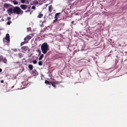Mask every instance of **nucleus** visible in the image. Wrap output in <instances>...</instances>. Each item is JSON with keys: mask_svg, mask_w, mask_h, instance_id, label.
I'll use <instances>...</instances> for the list:
<instances>
[{"mask_svg": "<svg viewBox=\"0 0 127 127\" xmlns=\"http://www.w3.org/2000/svg\"><path fill=\"white\" fill-rule=\"evenodd\" d=\"M33 3H34L35 4H38V1H33Z\"/></svg>", "mask_w": 127, "mask_h": 127, "instance_id": "obj_25", "label": "nucleus"}, {"mask_svg": "<svg viewBox=\"0 0 127 127\" xmlns=\"http://www.w3.org/2000/svg\"><path fill=\"white\" fill-rule=\"evenodd\" d=\"M26 43H25L24 42H22L21 43V46H22V45L23 44H25Z\"/></svg>", "mask_w": 127, "mask_h": 127, "instance_id": "obj_31", "label": "nucleus"}, {"mask_svg": "<svg viewBox=\"0 0 127 127\" xmlns=\"http://www.w3.org/2000/svg\"><path fill=\"white\" fill-rule=\"evenodd\" d=\"M35 6H32V9H35Z\"/></svg>", "mask_w": 127, "mask_h": 127, "instance_id": "obj_34", "label": "nucleus"}, {"mask_svg": "<svg viewBox=\"0 0 127 127\" xmlns=\"http://www.w3.org/2000/svg\"><path fill=\"white\" fill-rule=\"evenodd\" d=\"M2 71V69L0 68V72H1Z\"/></svg>", "mask_w": 127, "mask_h": 127, "instance_id": "obj_39", "label": "nucleus"}, {"mask_svg": "<svg viewBox=\"0 0 127 127\" xmlns=\"http://www.w3.org/2000/svg\"><path fill=\"white\" fill-rule=\"evenodd\" d=\"M51 83L49 81L47 80H45V83L48 85H51Z\"/></svg>", "mask_w": 127, "mask_h": 127, "instance_id": "obj_14", "label": "nucleus"}, {"mask_svg": "<svg viewBox=\"0 0 127 127\" xmlns=\"http://www.w3.org/2000/svg\"><path fill=\"white\" fill-rule=\"evenodd\" d=\"M59 21V20H57L55 19L53 21V23H56L57 22V21H58V22Z\"/></svg>", "mask_w": 127, "mask_h": 127, "instance_id": "obj_24", "label": "nucleus"}, {"mask_svg": "<svg viewBox=\"0 0 127 127\" xmlns=\"http://www.w3.org/2000/svg\"><path fill=\"white\" fill-rule=\"evenodd\" d=\"M43 14L41 13V12L39 13V14L37 16V17L38 18H41L43 16Z\"/></svg>", "mask_w": 127, "mask_h": 127, "instance_id": "obj_15", "label": "nucleus"}, {"mask_svg": "<svg viewBox=\"0 0 127 127\" xmlns=\"http://www.w3.org/2000/svg\"><path fill=\"white\" fill-rule=\"evenodd\" d=\"M12 23L11 21H9L7 23V24L8 25H9Z\"/></svg>", "mask_w": 127, "mask_h": 127, "instance_id": "obj_23", "label": "nucleus"}, {"mask_svg": "<svg viewBox=\"0 0 127 127\" xmlns=\"http://www.w3.org/2000/svg\"><path fill=\"white\" fill-rule=\"evenodd\" d=\"M33 63L34 64H35L37 63V61L36 60H34L33 61Z\"/></svg>", "mask_w": 127, "mask_h": 127, "instance_id": "obj_26", "label": "nucleus"}, {"mask_svg": "<svg viewBox=\"0 0 127 127\" xmlns=\"http://www.w3.org/2000/svg\"><path fill=\"white\" fill-rule=\"evenodd\" d=\"M3 80H2L1 81V83H3Z\"/></svg>", "mask_w": 127, "mask_h": 127, "instance_id": "obj_38", "label": "nucleus"}, {"mask_svg": "<svg viewBox=\"0 0 127 127\" xmlns=\"http://www.w3.org/2000/svg\"><path fill=\"white\" fill-rule=\"evenodd\" d=\"M73 0H68V3H70L72 2Z\"/></svg>", "mask_w": 127, "mask_h": 127, "instance_id": "obj_29", "label": "nucleus"}, {"mask_svg": "<svg viewBox=\"0 0 127 127\" xmlns=\"http://www.w3.org/2000/svg\"><path fill=\"white\" fill-rule=\"evenodd\" d=\"M33 36L34 35L33 34H31L27 35L26 37L29 40L33 37Z\"/></svg>", "mask_w": 127, "mask_h": 127, "instance_id": "obj_8", "label": "nucleus"}, {"mask_svg": "<svg viewBox=\"0 0 127 127\" xmlns=\"http://www.w3.org/2000/svg\"><path fill=\"white\" fill-rule=\"evenodd\" d=\"M10 36L9 34L7 33L6 34V37L4 39L3 38V41L4 42L5 41V40H6L8 41V43H9L10 41Z\"/></svg>", "mask_w": 127, "mask_h": 127, "instance_id": "obj_5", "label": "nucleus"}, {"mask_svg": "<svg viewBox=\"0 0 127 127\" xmlns=\"http://www.w3.org/2000/svg\"><path fill=\"white\" fill-rule=\"evenodd\" d=\"M18 56L19 58H21L23 57L22 54L21 53H19L18 54Z\"/></svg>", "mask_w": 127, "mask_h": 127, "instance_id": "obj_18", "label": "nucleus"}, {"mask_svg": "<svg viewBox=\"0 0 127 127\" xmlns=\"http://www.w3.org/2000/svg\"><path fill=\"white\" fill-rule=\"evenodd\" d=\"M7 11L8 14L14 13L19 14H22L23 13V11L19 6H17L14 7L13 9L12 8H10L7 10Z\"/></svg>", "mask_w": 127, "mask_h": 127, "instance_id": "obj_1", "label": "nucleus"}, {"mask_svg": "<svg viewBox=\"0 0 127 127\" xmlns=\"http://www.w3.org/2000/svg\"><path fill=\"white\" fill-rule=\"evenodd\" d=\"M21 2L22 3H24L25 2V0H21Z\"/></svg>", "mask_w": 127, "mask_h": 127, "instance_id": "obj_28", "label": "nucleus"}, {"mask_svg": "<svg viewBox=\"0 0 127 127\" xmlns=\"http://www.w3.org/2000/svg\"><path fill=\"white\" fill-rule=\"evenodd\" d=\"M28 67L29 68V70H32L33 68V65L31 64H29Z\"/></svg>", "mask_w": 127, "mask_h": 127, "instance_id": "obj_10", "label": "nucleus"}, {"mask_svg": "<svg viewBox=\"0 0 127 127\" xmlns=\"http://www.w3.org/2000/svg\"><path fill=\"white\" fill-rule=\"evenodd\" d=\"M38 64L40 66H41L42 64V62L40 60L38 62Z\"/></svg>", "mask_w": 127, "mask_h": 127, "instance_id": "obj_21", "label": "nucleus"}, {"mask_svg": "<svg viewBox=\"0 0 127 127\" xmlns=\"http://www.w3.org/2000/svg\"><path fill=\"white\" fill-rule=\"evenodd\" d=\"M30 10L29 9V10H27V11H25V12H30Z\"/></svg>", "mask_w": 127, "mask_h": 127, "instance_id": "obj_36", "label": "nucleus"}, {"mask_svg": "<svg viewBox=\"0 0 127 127\" xmlns=\"http://www.w3.org/2000/svg\"><path fill=\"white\" fill-rule=\"evenodd\" d=\"M9 4L7 3H5L3 5V7L4 8H7L9 7Z\"/></svg>", "mask_w": 127, "mask_h": 127, "instance_id": "obj_11", "label": "nucleus"}, {"mask_svg": "<svg viewBox=\"0 0 127 127\" xmlns=\"http://www.w3.org/2000/svg\"><path fill=\"white\" fill-rule=\"evenodd\" d=\"M13 3L15 5L17 4L18 3V2H17L15 0L13 1Z\"/></svg>", "mask_w": 127, "mask_h": 127, "instance_id": "obj_20", "label": "nucleus"}, {"mask_svg": "<svg viewBox=\"0 0 127 127\" xmlns=\"http://www.w3.org/2000/svg\"><path fill=\"white\" fill-rule=\"evenodd\" d=\"M21 49L24 52L28 53L29 51V49L28 47L27 46L22 47H21Z\"/></svg>", "mask_w": 127, "mask_h": 127, "instance_id": "obj_6", "label": "nucleus"}, {"mask_svg": "<svg viewBox=\"0 0 127 127\" xmlns=\"http://www.w3.org/2000/svg\"><path fill=\"white\" fill-rule=\"evenodd\" d=\"M22 83L24 85L26 86L28 84V81H23Z\"/></svg>", "mask_w": 127, "mask_h": 127, "instance_id": "obj_13", "label": "nucleus"}, {"mask_svg": "<svg viewBox=\"0 0 127 127\" xmlns=\"http://www.w3.org/2000/svg\"><path fill=\"white\" fill-rule=\"evenodd\" d=\"M46 22V21L45 20L44 21H43L42 22V25H43V23H45Z\"/></svg>", "mask_w": 127, "mask_h": 127, "instance_id": "obj_37", "label": "nucleus"}, {"mask_svg": "<svg viewBox=\"0 0 127 127\" xmlns=\"http://www.w3.org/2000/svg\"><path fill=\"white\" fill-rule=\"evenodd\" d=\"M60 14V13H57L55 15L56 16H58Z\"/></svg>", "mask_w": 127, "mask_h": 127, "instance_id": "obj_27", "label": "nucleus"}, {"mask_svg": "<svg viewBox=\"0 0 127 127\" xmlns=\"http://www.w3.org/2000/svg\"><path fill=\"white\" fill-rule=\"evenodd\" d=\"M11 18L10 17H8L7 19V20L8 21H10V20L11 19Z\"/></svg>", "mask_w": 127, "mask_h": 127, "instance_id": "obj_33", "label": "nucleus"}, {"mask_svg": "<svg viewBox=\"0 0 127 127\" xmlns=\"http://www.w3.org/2000/svg\"><path fill=\"white\" fill-rule=\"evenodd\" d=\"M54 18H55V19H56V20H59L58 19V17H57V16H56L55 15V17H54Z\"/></svg>", "mask_w": 127, "mask_h": 127, "instance_id": "obj_30", "label": "nucleus"}, {"mask_svg": "<svg viewBox=\"0 0 127 127\" xmlns=\"http://www.w3.org/2000/svg\"><path fill=\"white\" fill-rule=\"evenodd\" d=\"M51 84L55 88H56V86L55 85V84L54 83L52 82L51 83Z\"/></svg>", "mask_w": 127, "mask_h": 127, "instance_id": "obj_19", "label": "nucleus"}, {"mask_svg": "<svg viewBox=\"0 0 127 127\" xmlns=\"http://www.w3.org/2000/svg\"><path fill=\"white\" fill-rule=\"evenodd\" d=\"M55 84H59V82L58 81H53V82Z\"/></svg>", "mask_w": 127, "mask_h": 127, "instance_id": "obj_22", "label": "nucleus"}, {"mask_svg": "<svg viewBox=\"0 0 127 127\" xmlns=\"http://www.w3.org/2000/svg\"><path fill=\"white\" fill-rule=\"evenodd\" d=\"M44 57V55L42 54L40 56V57L39 58L38 60H41Z\"/></svg>", "mask_w": 127, "mask_h": 127, "instance_id": "obj_17", "label": "nucleus"}, {"mask_svg": "<svg viewBox=\"0 0 127 127\" xmlns=\"http://www.w3.org/2000/svg\"><path fill=\"white\" fill-rule=\"evenodd\" d=\"M2 62L3 63L7 64V60L5 57L2 56H0V62Z\"/></svg>", "mask_w": 127, "mask_h": 127, "instance_id": "obj_3", "label": "nucleus"}, {"mask_svg": "<svg viewBox=\"0 0 127 127\" xmlns=\"http://www.w3.org/2000/svg\"><path fill=\"white\" fill-rule=\"evenodd\" d=\"M14 63L15 64H19L20 63L19 62H14Z\"/></svg>", "mask_w": 127, "mask_h": 127, "instance_id": "obj_35", "label": "nucleus"}, {"mask_svg": "<svg viewBox=\"0 0 127 127\" xmlns=\"http://www.w3.org/2000/svg\"><path fill=\"white\" fill-rule=\"evenodd\" d=\"M32 74L34 76L37 75L38 74L37 72L35 70L32 71Z\"/></svg>", "mask_w": 127, "mask_h": 127, "instance_id": "obj_9", "label": "nucleus"}, {"mask_svg": "<svg viewBox=\"0 0 127 127\" xmlns=\"http://www.w3.org/2000/svg\"><path fill=\"white\" fill-rule=\"evenodd\" d=\"M41 49L43 53L45 54L47 51L49 50V46L46 43H44L42 44L41 46Z\"/></svg>", "mask_w": 127, "mask_h": 127, "instance_id": "obj_2", "label": "nucleus"}, {"mask_svg": "<svg viewBox=\"0 0 127 127\" xmlns=\"http://www.w3.org/2000/svg\"><path fill=\"white\" fill-rule=\"evenodd\" d=\"M29 40L26 37L24 38V41L25 43H28Z\"/></svg>", "mask_w": 127, "mask_h": 127, "instance_id": "obj_16", "label": "nucleus"}, {"mask_svg": "<svg viewBox=\"0 0 127 127\" xmlns=\"http://www.w3.org/2000/svg\"><path fill=\"white\" fill-rule=\"evenodd\" d=\"M31 7V6H30V5H29V6L27 5V8L28 9H29Z\"/></svg>", "mask_w": 127, "mask_h": 127, "instance_id": "obj_32", "label": "nucleus"}, {"mask_svg": "<svg viewBox=\"0 0 127 127\" xmlns=\"http://www.w3.org/2000/svg\"><path fill=\"white\" fill-rule=\"evenodd\" d=\"M71 23H72V24H74V21H72V22Z\"/></svg>", "mask_w": 127, "mask_h": 127, "instance_id": "obj_40", "label": "nucleus"}, {"mask_svg": "<svg viewBox=\"0 0 127 127\" xmlns=\"http://www.w3.org/2000/svg\"><path fill=\"white\" fill-rule=\"evenodd\" d=\"M60 20H62V21L61 22L59 21L57 23L58 25L60 27H62L64 26V20L63 19H61Z\"/></svg>", "mask_w": 127, "mask_h": 127, "instance_id": "obj_4", "label": "nucleus"}, {"mask_svg": "<svg viewBox=\"0 0 127 127\" xmlns=\"http://www.w3.org/2000/svg\"><path fill=\"white\" fill-rule=\"evenodd\" d=\"M49 10L50 12H52V10H53V8L52 7V5H50L49 6Z\"/></svg>", "mask_w": 127, "mask_h": 127, "instance_id": "obj_12", "label": "nucleus"}, {"mask_svg": "<svg viewBox=\"0 0 127 127\" xmlns=\"http://www.w3.org/2000/svg\"><path fill=\"white\" fill-rule=\"evenodd\" d=\"M20 7L22 9L25 10L27 8V5L25 4H21Z\"/></svg>", "mask_w": 127, "mask_h": 127, "instance_id": "obj_7", "label": "nucleus"}]
</instances>
